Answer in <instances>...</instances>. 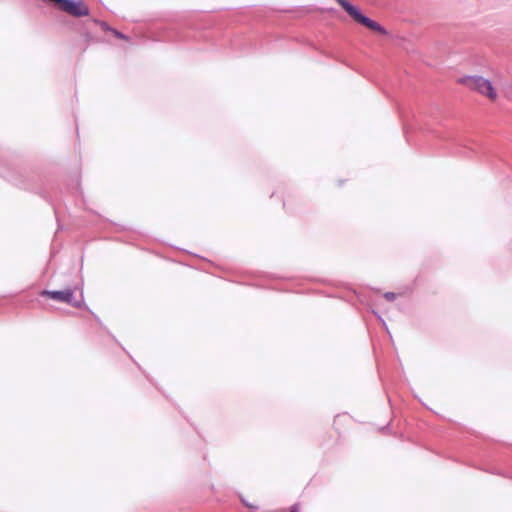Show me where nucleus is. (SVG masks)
<instances>
[{
    "label": "nucleus",
    "instance_id": "obj_1",
    "mask_svg": "<svg viewBox=\"0 0 512 512\" xmlns=\"http://www.w3.org/2000/svg\"><path fill=\"white\" fill-rule=\"evenodd\" d=\"M457 82L486 97L491 102L498 99L497 90L492 82L482 76H466L457 79Z\"/></svg>",
    "mask_w": 512,
    "mask_h": 512
},
{
    "label": "nucleus",
    "instance_id": "obj_2",
    "mask_svg": "<svg viewBox=\"0 0 512 512\" xmlns=\"http://www.w3.org/2000/svg\"><path fill=\"white\" fill-rule=\"evenodd\" d=\"M338 4L348 13V15L357 23L365 26L381 35H387V30L381 26L378 22L363 15L355 6L350 4L346 0H337Z\"/></svg>",
    "mask_w": 512,
    "mask_h": 512
},
{
    "label": "nucleus",
    "instance_id": "obj_3",
    "mask_svg": "<svg viewBox=\"0 0 512 512\" xmlns=\"http://www.w3.org/2000/svg\"><path fill=\"white\" fill-rule=\"evenodd\" d=\"M41 295L44 297L51 298L53 300L69 304L73 307L79 308L82 304V300H78L74 297V289H65L62 291H49L43 290Z\"/></svg>",
    "mask_w": 512,
    "mask_h": 512
},
{
    "label": "nucleus",
    "instance_id": "obj_4",
    "mask_svg": "<svg viewBox=\"0 0 512 512\" xmlns=\"http://www.w3.org/2000/svg\"><path fill=\"white\" fill-rule=\"evenodd\" d=\"M241 501L250 510H257L259 508L256 501H249L243 497L241 498Z\"/></svg>",
    "mask_w": 512,
    "mask_h": 512
},
{
    "label": "nucleus",
    "instance_id": "obj_5",
    "mask_svg": "<svg viewBox=\"0 0 512 512\" xmlns=\"http://www.w3.org/2000/svg\"><path fill=\"white\" fill-rule=\"evenodd\" d=\"M111 31L113 32V34L119 38V39H123V40H127V37L122 34L121 32L117 31V30H114V29H111Z\"/></svg>",
    "mask_w": 512,
    "mask_h": 512
},
{
    "label": "nucleus",
    "instance_id": "obj_6",
    "mask_svg": "<svg viewBox=\"0 0 512 512\" xmlns=\"http://www.w3.org/2000/svg\"><path fill=\"white\" fill-rule=\"evenodd\" d=\"M384 297L388 300V301H393L395 298H396V294L393 293V292H387L384 294Z\"/></svg>",
    "mask_w": 512,
    "mask_h": 512
},
{
    "label": "nucleus",
    "instance_id": "obj_7",
    "mask_svg": "<svg viewBox=\"0 0 512 512\" xmlns=\"http://www.w3.org/2000/svg\"><path fill=\"white\" fill-rule=\"evenodd\" d=\"M299 509H300L299 505L295 504L289 508L288 512H299Z\"/></svg>",
    "mask_w": 512,
    "mask_h": 512
},
{
    "label": "nucleus",
    "instance_id": "obj_8",
    "mask_svg": "<svg viewBox=\"0 0 512 512\" xmlns=\"http://www.w3.org/2000/svg\"><path fill=\"white\" fill-rule=\"evenodd\" d=\"M101 27H102L103 29H108L105 23H102V24H101Z\"/></svg>",
    "mask_w": 512,
    "mask_h": 512
},
{
    "label": "nucleus",
    "instance_id": "obj_9",
    "mask_svg": "<svg viewBox=\"0 0 512 512\" xmlns=\"http://www.w3.org/2000/svg\"><path fill=\"white\" fill-rule=\"evenodd\" d=\"M343 183H344V181H343V180H339V181H338V185H339V186H340V185H342Z\"/></svg>",
    "mask_w": 512,
    "mask_h": 512
}]
</instances>
